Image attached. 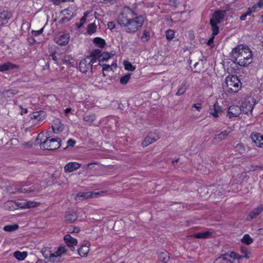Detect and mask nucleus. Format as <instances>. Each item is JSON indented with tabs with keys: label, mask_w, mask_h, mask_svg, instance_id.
Returning <instances> with one entry per match:
<instances>
[{
	"label": "nucleus",
	"mask_w": 263,
	"mask_h": 263,
	"mask_svg": "<svg viewBox=\"0 0 263 263\" xmlns=\"http://www.w3.org/2000/svg\"><path fill=\"white\" fill-rule=\"evenodd\" d=\"M144 17L142 15L129 18L125 12L119 14L117 18V22L120 26L125 27L127 33H135L143 25Z\"/></svg>",
	"instance_id": "1"
},
{
	"label": "nucleus",
	"mask_w": 263,
	"mask_h": 263,
	"mask_svg": "<svg viewBox=\"0 0 263 263\" xmlns=\"http://www.w3.org/2000/svg\"><path fill=\"white\" fill-rule=\"evenodd\" d=\"M231 57L235 63L241 67H246L252 63V53L248 46L239 45L233 49Z\"/></svg>",
	"instance_id": "2"
},
{
	"label": "nucleus",
	"mask_w": 263,
	"mask_h": 263,
	"mask_svg": "<svg viewBox=\"0 0 263 263\" xmlns=\"http://www.w3.org/2000/svg\"><path fill=\"white\" fill-rule=\"evenodd\" d=\"M61 142V138H50L40 133L36 138L35 144H39L40 148L44 150L54 151L62 145Z\"/></svg>",
	"instance_id": "3"
},
{
	"label": "nucleus",
	"mask_w": 263,
	"mask_h": 263,
	"mask_svg": "<svg viewBox=\"0 0 263 263\" xmlns=\"http://www.w3.org/2000/svg\"><path fill=\"white\" fill-rule=\"evenodd\" d=\"M240 81L235 76H228L226 79L224 89L228 92H237L241 87Z\"/></svg>",
	"instance_id": "4"
},
{
	"label": "nucleus",
	"mask_w": 263,
	"mask_h": 263,
	"mask_svg": "<svg viewBox=\"0 0 263 263\" xmlns=\"http://www.w3.org/2000/svg\"><path fill=\"white\" fill-rule=\"evenodd\" d=\"M256 103V100L253 98L248 97L245 99L240 106L242 112L247 115L251 114Z\"/></svg>",
	"instance_id": "5"
},
{
	"label": "nucleus",
	"mask_w": 263,
	"mask_h": 263,
	"mask_svg": "<svg viewBox=\"0 0 263 263\" xmlns=\"http://www.w3.org/2000/svg\"><path fill=\"white\" fill-rule=\"evenodd\" d=\"M92 60H90V58L87 57L82 60H81L79 63V69L82 73H86L87 72L90 71L92 72V66H96L97 65H94V63Z\"/></svg>",
	"instance_id": "6"
},
{
	"label": "nucleus",
	"mask_w": 263,
	"mask_h": 263,
	"mask_svg": "<svg viewBox=\"0 0 263 263\" xmlns=\"http://www.w3.org/2000/svg\"><path fill=\"white\" fill-rule=\"evenodd\" d=\"M227 10L215 11L212 14L210 21H213V23L218 24L221 23L223 21L224 17L227 15Z\"/></svg>",
	"instance_id": "7"
},
{
	"label": "nucleus",
	"mask_w": 263,
	"mask_h": 263,
	"mask_svg": "<svg viewBox=\"0 0 263 263\" xmlns=\"http://www.w3.org/2000/svg\"><path fill=\"white\" fill-rule=\"evenodd\" d=\"M160 138V137L158 133L156 132H151L148 135L144 138L141 143V145L143 147H146L149 144L155 142L158 139Z\"/></svg>",
	"instance_id": "8"
},
{
	"label": "nucleus",
	"mask_w": 263,
	"mask_h": 263,
	"mask_svg": "<svg viewBox=\"0 0 263 263\" xmlns=\"http://www.w3.org/2000/svg\"><path fill=\"white\" fill-rule=\"evenodd\" d=\"M100 195L99 192H80L78 193L76 197V200H82L85 199H88L90 198L97 197Z\"/></svg>",
	"instance_id": "9"
},
{
	"label": "nucleus",
	"mask_w": 263,
	"mask_h": 263,
	"mask_svg": "<svg viewBox=\"0 0 263 263\" xmlns=\"http://www.w3.org/2000/svg\"><path fill=\"white\" fill-rule=\"evenodd\" d=\"M209 112L214 118H218L223 113L221 107L218 105L217 102H216L214 105L210 107Z\"/></svg>",
	"instance_id": "10"
},
{
	"label": "nucleus",
	"mask_w": 263,
	"mask_h": 263,
	"mask_svg": "<svg viewBox=\"0 0 263 263\" xmlns=\"http://www.w3.org/2000/svg\"><path fill=\"white\" fill-rule=\"evenodd\" d=\"M221 189L222 187H220V185H213L209 186H203L201 188V190H202L203 192H205V194H209V191H210L212 193H213L215 195H222V193L219 191V189Z\"/></svg>",
	"instance_id": "11"
},
{
	"label": "nucleus",
	"mask_w": 263,
	"mask_h": 263,
	"mask_svg": "<svg viewBox=\"0 0 263 263\" xmlns=\"http://www.w3.org/2000/svg\"><path fill=\"white\" fill-rule=\"evenodd\" d=\"M64 240L66 246L69 248L70 250L74 251L75 250L74 246L78 243L77 239L73 238L69 234H66L64 237Z\"/></svg>",
	"instance_id": "12"
},
{
	"label": "nucleus",
	"mask_w": 263,
	"mask_h": 263,
	"mask_svg": "<svg viewBox=\"0 0 263 263\" xmlns=\"http://www.w3.org/2000/svg\"><path fill=\"white\" fill-rule=\"evenodd\" d=\"M250 138L255 145L259 147H263V136L260 133H252L250 135Z\"/></svg>",
	"instance_id": "13"
},
{
	"label": "nucleus",
	"mask_w": 263,
	"mask_h": 263,
	"mask_svg": "<svg viewBox=\"0 0 263 263\" xmlns=\"http://www.w3.org/2000/svg\"><path fill=\"white\" fill-rule=\"evenodd\" d=\"M242 112L240 106L232 105L229 107L228 111V115L229 118L238 117Z\"/></svg>",
	"instance_id": "14"
},
{
	"label": "nucleus",
	"mask_w": 263,
	"mask_h": 263,
	"mask_svg": "<svg viewBox=\"0 0 263 263\" xmlns=\"http://www.w3.org/2000/svg\"><path fill=\"white\" fill-rule=\"evenodd\" d=\"M12 17L11 11H3L0 13V25H5L8 23V21Z\"/></svg>",
	"instance_id": "15"
},
{
	"label": "nucleus",
	"mask_w": 263,
	"mask_h": 263,
	"mask_svg": "<svg viewBox=\"0 0 263 263\" xmlns=\"http://www.w3.org/2000/svg\"><path fill=\"white\" fill-rule=\"evenodd\" d=\"M78 218L76 213L73 210H68L65 212V220L67 223H71Z\"/></svg>",
	"instance_id": "16"
},
{
	"label": "nucleus",
	"mask_w": 263,
	"mask_h": 263,
	"mask_svg": "<svg viewBox=\"0 0 263 263\" xmlns=\"http://www.w3.org/2000/svg\"><path fill=\"white\" fill-rule=\"evenodd\" d=\"M263 211V205L261 204L254 209L247 216L246 219L248 221H251L255 218Z\"/></svg>",
	"instance_id": "17"
},
{
	"label": "nucleus",
	"mask_w": 263,
	"mask_h": 263,
	"mask_svg": "<svg viewBox=\"0 0 263 263\" xmlns=\"http://www.w3.org/2000/svg\"><path fill=\"white\" fill-rule=\"evenodd\" d=\"M69 35L68 34H63L55 38V42L60 46H65L69 42Z\"/></svg>",
	"instance_id": "18"
},
{
	"label": "nucleus",
	"mask_w": 263,
	"mask_h": 263,
	"mask_svg": "<svg viewBox=\"0 0 263 263\" xmlns=\"http://www.w3.org/2000/svg\"><path fill=\"white\" fill-rule=\"evenodd\" d=\"M81 166V164L79 163L71 162L65 166L64 170L66 173H71L79 168Z\"/></svg>",
	"instance_id": "19"
},
{
	"label": "nucleus",
	"mask_w": 263,
	"mask_h": 263,
	"mask_svg": "<svg viewBox=\"0 0 263 263\" xmlns=\"http://www.w3.org/2000/svg\"><path fill=\"white\" fill-rule=\"evenodd\" d=\"M230 133V131L225 130L218 134L215 135L212 141L213 143L214 144L219 143L222 140L225 139Z\"/></svg>",
	"instance_id": "20"
},
{
	"label": "nucleus",
	"mask_w": 263,
	"mask_h": 263,
	"mask_svg": "<svg viewBox=\"0 0 263 263\" xmlns=\"http://www.w3.org/2000/svg\"><path fill=\"white\" fill-rule=\"evenodd\" d=\"M52 129L55 134H59L63 131V127L59 119H55L53 121Z\"/></svg>",
	"instance_id": "21"
},
{
	"label": "nucleus",
	"mask_w": 263,
	"mask_h": 263,
	"mask_svg": "<svg viewBox=\"0 0 263 263\" xmlns=\"http://www.w3.org/2000/svg\"><path fill=\"white\" fill-rule=\"evenodd\" d=\"M40 203L32 201H28L25 202L18 203L17 208L21 209H29L36 207Z\"/></svg>",
	"instance_id": "22"
},
{
	"label": "nucleus",
	"mask_w": 263,
	"mask_h": 263,
	"mask_svg": "<svg viewBox=\"0 0 263 263\" xmlns=\"http://www.w3.org/2000/svg\"><path fill=\"white\" fill-rule=\"evenodd\" d=\"M18 67V65L8 62L0 65V71L5 72L11 69H17Z\"/></svg>",
	"instance_id": "23"
},
{
	"label": "nucleus",
	"mask_w": 263,
	"mask_h": 263,
	"mask_svg": "<svg viewBox=\"0 0 263 263\" xmlns=\"http://www.w3.org/2000/svg\"><path fill=\"white\" fill-rule=\"evenodd\" d=\"M101 52L102 51L100 49H95L91 52V54L89 56L87 57L88 58H90V60H92V61L94 63H96L97 61H99V59L102 54Z\"/></svg>",
	"instance_id": "24"
},
{
	"label": "nucleus",
	"mask_w": 263,
	"mask_h": 263,
	"mask_svg": "<svg viewBox=\"0 0 263 263\" xmlns=\"http://www.w3.org/2000/svg\"><path fill=\"white\" fill-rule=\"evenodd\" d=\"M90 244H84L78 250V254L81 257H86L89 252Z\"/></svg>",
	"instance_id": "25"
},
{
	"label": "nucleus",
	"mask_w": 263,
	"mask_h": 263,
	"mask_svg": "<svg viewBox=\"0 0 263 263\" xmlns=\"http://www.w3.org/2000/svg\"><path fill=\"white\" fill-rule=\"evenodd\" d=\"M67 249L66 246H65L64 245H60L58 247L57 250L54 253H52V257H58L59 258H61V255L65 253Z\"/></svg>",
	"instance_id": "26"
},
{
	"label": "nucleus",
	"mask_w": 263,
	"mask_h": 263,
	"mask_svg": "<svg viewBox=\"0 0 263 263\" xmlns=\"http://www.w3.org/2000/svg\"><path fill=\"white\" fill-rule=\"evenodd\" d=\"M212 235V233L210 231H204L195 233L193 236L197 239H208Z\"/></svg>",
	"instance_id": "27"
},
{
	"label": "nucleus",
	"mask_w": 263,
	"mask_h": 263,
	"mask_svg": "<svg viewBox=\"0 0 263 263\" xmlns=\"http://www.w3.org/2000/svg\"><path fill=\"white\" fill-rule=\"evenodd\" d=\"M30 116L31 119H35L39 122L43 121L45 118V115L44 111L34 112Z\"/></svg>",
	"instance_id": "28"
},
{
	"label": "nucleus",
	"mask_w": 263,
	"mask_h": 263,
	"mask_svg": "<svg viewBox=\"0 0 263 263\" xmlns=\"http://www.w3.org/2000/svg\"><path fill=\"white\" fill-rule=\"evenodd\" d=\"M218 263H233V261L229 258V253L222 254L216 259Z\"/></svg>",
	"instance_id": "29"
},
{
	"label": "nucleus",
	"mask_w": 263,
	"mask_h": 263,
	"mask_svg": "<svg viewBox=\"0 0 263 263\" xmlns=\"http://www.w3.org/2000/svg\"><path fill=\"white\" fill-rule=\"evenodd\" d=\"M63 62L64 64L68 65L69 67H75L77 65V62L70 55L64 57Z\"/></svg>",
	"instance_id": "30"
},
{
	"label": "nucleus",
	"mask_w": 263,
	"mask_h": 263,
	"mask_svg": "<svg viewBox=\"0 0 263 263\" xmlns=\"http://www.w3.org/2000/svg\"><path fill=\"white\" fill-rule=\"evenodd\" d=\"M158 257L160 261L163 263H167L170 258V254L166 251L159 253Z\"/></svg>",
	"instance_id": "31"
},
{
	"label": "nucleus",
	"mask_w": 263,
	"mask_h": 263,
	"mask_svg": "<svg viewBox=\"0 0 263 263\" xmlns=\"http://www.w3.org/2000/svg\"><path fill=\"white\" fill-rule=\"evenodd\" d=\"M18 203L9 200L4 203V206L6 210L13 211L17 208Z\"/></svg>",
	"instance_id": "32"
},
{
	"label": "nucleus",
	"mask_w": 263,
	"mask_h": 263,
	"mask_svg": "<svg viewBox=\"0 0 263 263\" xmlns=\"http://www.w3.org/2000/svg\"><path fill=\"white\" fill-rule=\"evenodd\" d=\"M93 42L98 47L103 48L106 45L105 41L101 37H97L93 39Z\"/></svg>",
	"instance_id": "33"
},
{
	"label": "nucleus",
	"mask_w": 263,
	"mask_h": 263,
	"mask_svg": "<svg viewBox=\"0 0 263 263\" xmlns=\"http://www.w3.org/2000/svg\"><path fill=\"white\" fill-rule=\"evenodd\" d=\"M27 256V253L25 251L21 252L16 251L14 253V257L18 260H23Z\"/></svg>",
	"instance_id": "34"
},
{
	"label": "nucleus",
	"mask_w": 263,
	"mask_h": 263,
	"mask_svg": "<svg viewBox=\"0 0 263 263\" xmlns=\"http://www.w3.org/2000/svg\"><path fill=\"white\" fill-rule=\"evenodd\" d=\"M15 191L13 192V193H30L31 192H33L34 191V189H33V186H31L29 188H24V187H15L14 189Z\"/></svg>",
	"instance_id": "35"
},
{
	"label": "nucleus",
	"mask_w": 263,
	"mask_h": 263,
	"mask_svg": "<svg viewBox=\"0 0 263 263\" xmlns=\"http://www.w3.org/2000/svg\"><path fill=\"white\" fill-rule=\"evenodd\" d=\"M241 241L242 243H244L246 245H249L253 242V239L252 237H250L249 234H246L243 236L241 239Z\"/></svg>",
	"instance_id": "36"
},
{
	"label": "nucleus",
	"mask_w": 263,
	"mask_h": 263,
	"mask_svg": "<svg viewBox=\"0 0 263 263\" xmlns=\"http://www.w3.org/2000/svg\"><path fill=\"white\" fill-rule=\"evenodd\" d=\"M187 88L186 83L183 82L179 86L176 95L180 96L185 93Z\"/></svg>",
	"instance_id": "37"
},
{
	"label": "nucleus",
	"mask_w": 263,
	"mask_h": 263,
	"mask_svg": "<svg viewBox=\"0 0 263 263\" xmlns=\"http://www.w3.org/2000/svg\"><path fill=\"white\" fill-rule=\"evenodd\" d=\"M210 24L211 26L212 34V35L216 36L219 33V28L218 26V24L213 23V21H210Z\"/></svg>",
	"instance_id": "38"
},
{
	"label": "nucleus",
	"mask_w": 263,
	"mask_h": 263,
	"mask_svg": "<svg viewBox=\"0 0 263 263\" xmlns=\"http://www.w3.org/2000/svg\"><path fill=\"white\" fill-rule=\"evenodd\" d=\"M17 93V90L15 89H8L4 91L3 95L5 97L8 98H11Z\"/></svg>",
	"instance_id": "39"
},
{
	"label": "nucleus",
	"mask_w": 263,
	"mask_h": 263,
	"mask_svg": "<svg viewBox=\"0 0 263 263\" xmlns=\"http://www.w3.org/2000/svg\"><path fill=\"white\" fill-rule=\"evenodd\" d=\"M131 76H132V73H128L125 74V76L121 77L120 80V84L122 85L126 84L127 83V82H128V81L129 80V79L131 77Z\"/></svg>",
	"instance_id": "40"
},
{
	"label": "nucleus",
	"mask_w": 263,
	"mask_h": 263,
	"mask_svg": "<svg viewBox=\"0 0 263 263\" xmlns=\"http://www.w3.org/2000/svg\"><path fill=\"white\" fill-rule=\"evenodd\" d=\"M18 228V226L17 224H13V225H7L5 226L3 228V230L6 232H12L15 230H16Z\"/></svg>",
	"instance_id": "41"
},
{
	"label": "nucleus",
	"mask_w": 263,
	"mask_h": 263,
	"mask_svg": "<svg viewBox=\"0 0 263 263\" xmlns=\"http://www.w3.org/2000/svg\"><path fill=\"white\" fill-rule=\"evenodd\" d=\"M96 116L95 114H91L90 115H86L83 117V120L89 123H92L96 120Z\"/></svg>",
	"instance_id": "42"
},
{
	"label": "nucleus",
	"mask_w": 263,
	"mask_h": 263,
	"mask_svg": "<svg viewBox=\"0 0 263 263\" xmlns=\"http://www.w3.org/2000/svg\"><path fill=\"white\" fill-rule=\"evenodd\" d=\"M96 25L94 23H90L87 26V32L88 34H92L96 31Z\"/></svg>",
	"instance_id": "43"
},
{
	"label": "nucleus",
	"mask_w": 263,
	"mask_h": 263,
	"mask_svg": "<svg viewBox=\"0 0 263 263\" xmlns=\"http://www.w3.org/2000/svg\"><path fill=\"white\" fill-rule=\"evenodd\" d=\"M150 38L151 36L149 31L147 30H145L141 36L142 41L143 42H147L150 40Z\"/></svg>",
	"instance_id": "44"
},
{
	"label": "nucleus",
	"mask_w": 263,
	"mask_h": 263,
	"mask_svg": "<svg viewBox=\"0 0 263 263\" xmlns=\"http://www.w3.org/2000/svg\"><path fill=\"white\" fill-rule=\"evenodd\" d=\"M124 68L126 70H129V71H134L136 69L135 66H133L132 63L128 61H125L123 63Z\"/></svg>",
	"instance_id": "45"
},
{
	"label": "nucleus",
	"mask_w": 263,
	"mask_h": 263,
	"mask_svg": "<svg viewBox=\"0 0 263 263\" xmlns=\"http://www.w3.org/2000/svg\"><path fill=\"white\" fill-rule=\"evenodd\" d=\"M110 54L109 53V52H104L101 54L98 64H100V62L107 61L110 58Z\"/></svg>",
	"instance_id": "46"
},
{
	"label": "nucleus",
	"mask_w": 263,
	"mask_h": 263,
	"mask_svg": "<svg viewBox=\"0 0 263 263\" xmlns=\"http://www.w3.org/2000/svg\"><path fill=\"white\" fill-rule=\"evenodd\" d=\"M166 37L168 41H172L175 36V32L171 29H168L165 32Z\"/></svg>",
	"instance_id": "47"
},
{
	"label": "nucleus",
	"mask_w": 263,
	"mask_h": 263,
	"mask_svg": "<svg viewBox=\"0 0 263 263\" xmlns=\"http://www.w3.org/2000/svg\"><path fill=\"white\" fill-rule=\"evenodd\" d=\"M41 252L45 258H49V259L52 256V253H51L48 249H45V250L42 249Z\"/></svg>",
	"instance_id": "48"
},
{
	"label": "nucleus",
	"mask_w": 263,
	"mask_h": 263,
	"mask_svg": "<svg viewBox=\"0 0 263 263\" xmlns=\"http://www.w3.org/2000/svg\"><path fill=\"white\" fill-rule=\"evenodd\" d=\"M240 250L241 253L242 254L244 258L248 259L249 258V256L248 255L249 252L247 250V249L246 247L241 246L240 247Z\"/></svg>",
	"instance_id": "49"
},
{
	"label": "nucleus",
	"mask_w": 263,
	"mask_h": 263,
	"mask_svg": "<svg viewBox=\"0 0 263 263\" xmlns=\"http://www.w3.org/2000/svg\"><path fill=\"white\" fill-rule=\"evenodd\" d=\"M76 140H73L72 139H70L67 142V145H66V146L64 147L63 149H65L67 147H73L74 146V145L76 144Z\"/></svg>",
	"instance_id": "50"
},
{
	"label": "nucleus",
	"mask_w": 263,
	"mask_h": 263,
	"mask_svg": "<svg viewBox=\"0 0 263 263\" xmlns=\"http://www.w3.org/2000/svg\"><path fill=\"white\" fill-rule=\"evenodd\" d=\"M73 16H74L73 12H72V15H71L70 16H65L63 17H62L60 21V22L62 24L66 23V22L69 21L73 17Z\"/></svg>",
	"instance_id": "51"
},
{
	"label": "nucleus",
	"mask_w": 263,
	"mask_h": 263,
	"mask_svg": "<svg viewBox=\"0 0 263 263\" xmlns=\"http://www.w3.org/2000/svg\"><path fill=\"white\" fill-rule=\"evenodd\" d=\"M257 7L263 8V0H260L258 3L252 6V8L254 9L253 11H255Z\"/></svg>",
	"instance_id": "52"
},
{
	"label": "nucleus",
	"mask_w": 263,
	"mask_h": 263,
	"mask_svg": "<svg viewBox=\"0 0 263 263\" xmlns=\"http://www.w3.org/2000/svg\"><path fill=\"white\" fill-rule=\"evenodd\" d=\"M63 259L61 258H59L58 257H51L50 259H49V261L53 263H59L61 262Z\"/></svg>",
	"instance_id": "53"
},
{
	"label": "nucleus",
	"mask_w": 263,
	"mask_h": 263,
	"mask_svg": "<svg viewBox=\"0 0 263 263\" xmlns=\"http://www.w3.org/2000/svg\"><path fill=\"white\" fill-rule=\"evenodd\" d=\"M235 148H236V151H239V152L240 153H242L245 151V147L242 144H237Z\"/></svg>",
	"instance_id": "54"
},
{
	"label": "nucleus",
	"mask_w": 263,
	"mask_h": 263,
	"mask_svg": "<svg viewBox=\"0 0 263 263\" xmlns=\"http://www.w3.org/2000/svg\"><path fill=\"white\" fill-rule=\"evenodd\" d=\"M44 30V27L42 28L39 30H32L31 31V34L32 36H36L41 34H42Z\"/></svg>",
	"instance_id": "55"
},
{
	"label": "nucleus",
	"mask_w": 263,
	"mask_h": 263,
	"mask_svg": "<svg viewBox=\"0 0 263 263\" xmlns=\"http://www.w3.org/2000/svg\"><path fill=\"white\" fill-rule=\"evenodd\" d=\"M28 41L30 45H33L34 44L40 43L41 42L40 40H36L32 36L29 37L28 38Z\"/></svg>",
	"instance_id": "56"
},
{
	"label": "nucleus",
	"mask_w": 263,
	"mask_h": 263,
	"mask_svg": "<svg viewBox=\"0 0 263 263\" xmlns=\"http://www.w3.org/2000/svg\"><path fill=\"white\" fill-rule=\"evenodd\" d=\"M80 231V229L79 227H71L69 230L70 233H78Z\"/></svg>",
	"instance_id": "57"
},
{
	"label": "nucleus",
	"mask_w": 263,
	"mask_h": 263,
	"mask_svg": "<svg viewBox=\"0 0 263 263\" xmlns=\"http://www.w3.org/2000/svg\"><path fill=\"white\" fill-rule=\"evenodd\" d=\"M50 57H51L52 59L57 64H58L59 63L60 59L57 57L55 52L51 54Z\"/></svg>",
	"instance_id": "58"
},
{
	"label": "nucleus",
	"mask_w": 263,
	"mask_h": 263,
	"mask_svg": "<svg viewBox=\"0 0 263 263\" xmlns=\"http://www.w3.org/2000/svg\"><path fill=\"white\" fill-rule=\"evenodd\" d=\"M238 254L237 253L232 251L230 252V254H229V258H233L234 259H236L237 257H238Z\"/></svg>",
	"instance_id": "59"
},
{
	"label": "nucleus",
	"mask_w": 263,
	"mask_h": 263,
	"mask_svg": "<svg viewBox=\"0 0 263 263\" xmlns=\"http://www.w3.org/2000/svg\"><path fill=\"white\" fill-rule=\"evenodd\" d=\"M112 70L111 66L108 64H103V69L102 70L104 71V70Z\"/></svg>",
	"instance_id": "60"
},
{
	"label": "nucleus",
	"mask_w": 263,
	"mask_h": 263,
	"mask_svg": "<svg viewBox=\"0 0 263 263\" xmlns=\"http://www.w3.org/2000/svg\"><path fill=\"white\" fill-rule=\"evenodd\" d=\"M214 35H212V36L210 38L209 41H208V45L210 46H212L214 43V40L215 39Z\"/></svg>",
	"instance_id": "61"
},
{
	"label": "nucleus",
	"mask_w": 263,
	"mask_h": 263,
	"mask_svg": "<svg viewBox=\"0 0 263 263\" xmlns=\"http://www.w3.org/2000/svg\"><path fill=\"white\" fill-rule=\"evenodd\" d=\"M107 25L108 28H109L110 30L115 28V24L113 22H109L107 24Z\"/></svg>",
	"instance_id": "62"
},
{
	"label": "nucleus",
	"mask_w": 263,
	"mask_h": 263,
	"mask_svg": "<svg viewBox=\"0 0 263 263\" xmlns=\"http://www.w3.org/2000/svg\"><path fill=\"white\" fill-rule=\"evenodd\" d=\"M254 9L252 8H248L246 12L245 13L247 16L250 15L251 13L254 12Z\"/></svg>",
	"instance_id": "63"
},
{
	"label": "nucleus",
	"mask_w": 263,
	"mask_h": 263,
	"mask_svg": "<svg viewBox=\"0 0 263 263\" xmlns=\"http://www.w3.org/2000/svg\"><path fill=\"white\" fill-rule=\"evenodd\" d=\"M63 12L65 13H64V15H71V11H70V10L69 9H65L63 11ZM71 13H72L71 12Z\"/></svg>",
	"instance_id": "64"
}]
</instances>
